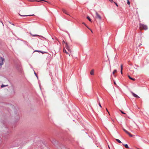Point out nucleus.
I'll list each match as a JSON object with an SVG mask.
<instances>
[{"label":"nucleus","instance_id":"7ed1b4c3","mask_svg":"<svg viewBox=\"0 0 149 149\" xmlns=\"http://www.w3.org/2000/svg\"><path fill=\"white\" fill-rule=\"evenodd\" d=\"M4 61V59L2 57H0V65L1 66L3 64V61Z\"/></svg>","mask_w":149,"mask_h":149},{"label":"nucleus","instance_id":"f3484780","mask_svg":"<svg viewBox=\"0 0 149 149\" xmlns=\"http://www.w3.org/2000/svg\"><path fill=\"white\" fill-rule=\"evenodd\" d=\"M36 51V52H41V53H42V54H44V53H46L45 52H42L40 51H38V50Z\"/></svg>","mask_w":149,"mask_h":149},{"label":"nucleus","instance_id":"aec40b11","mask_svg":"<svg viewBox=\"0 0 149 149\" xmlns=\"http://www.w3.org/2000/svg\"><path fill=\"white\" fill-rule=\"evenodd\" d=\"M120 111L123 114H125V113L122 111L121 110H120Z\"/></svg>","mask_w":149,"mask_h":149},{"label":"nucleus","instance_id":"a211bd4d","mask_svg":"<svg viewBox=\"0 0 149 149\" xmlns=\"http://www.w3.org/2000/svg\"><path fill=\"white\" fill-rule=\"evenodd\" d=\"M66 43H66V42H65L64 40L63 41V44H65V45H66Z\"/></svg>","mask_w":149,"mask_h":149},{"label":"nucleus","instance_id":"6ab92c4d","mask_svg":"<svg viewBox=\"0 0 149 149\" xmlns=\"http://www.w3.org/2000/svg\"><path fill=\"white\" fill-rule=\"evenodd\" d=\"M7 85H6V86ZM5 86L3 84L1 86V88H3V87H4L5 86Z\"/></svg>","mask_w":149,"mask_h":149},{"label":"nucleus","instance_id":"4be33fe9","mask_svg":"<svg viewBox=\"0 0 149 149\" xmlns=\"http://www.w3.org/2000/svg\"><path fill=\"white\" fill-rule=\"evenodd\" d=\"M123 65H121V70H123Z\"/></svg>","mask_w":149,"mask_h":149},{"label":"nucleus","instance_id":"f8f14e48","mask_svg":"<svg viewBox=\"0 0 149 149\" xmlns=\"http://www.w3.org/2000/svg\"><path fill=\"white\" fill-rule=\"evenodd\" d=\"M116 140L119 143H121V141L120 140H119V139H116Z\"/></svg>","mask_w":149,"mask_h":149},{"label":"nucleus","instance_id":"f03ea898","mask_svg":"<svg viewBox=\"0 0 149 149\" xmlns=\"http://www.w3.org/2000/svg\"><path fill=\"white\" fill-rule=\"evenodd\" d=\"M65 48L66 49L68 50V52L69 53H71V50L70 47L68 45L67 43H66V45H65Z\"/></svg>","mask_w":149,"mask_h":149},{"label":"nucleus","instance_id":"6e6552de","mask_svg":"<svg viewBox=\"0 0 149 149\" xmlns=\"http://www.w3.org/2000/svg\"><path fill=\"white\" fill-rule=\"evenodd\" d=\"M128 77H129V78L130 79H131L133 81H135V79H134V78H132V77H131L129 75H128Z\"/></svg>","mask_w":149,"mask_h":149},{"label":"nucleus","instance_id":"423d86ee","mask_svg":"<svg viewBox=\"0 0 149 149\" xmlns=\"http://www.w3.org/2000/svg\"><path fill=\"white\" fill-rule=\"evenodd\" d=\"M132 95L134 96V97H137L138 98H139V97L137 95L134 93H133V92H132Z\"/></svg>","mask_w":149,"mask_h":149},{"label":"nucleus","instance_id":"a878e982","mask_svg":"<svg viewBox=\"0 0 149 149\" xmlns=\"http://www.w3.org/2000/svg\"><path fill=\"white\" fill-rule=\"evenodd\" d=\"M120 73L122 74H123V70H121Z\"/></svg>","mask_w":149,"mask_h":149},{"label":"nucleus","instance_id":"1a4fd4ad","mask_svg":"<svg viewBox=\"0 0 149 149\" xmlns=\"http://www.w3.org/2000/svg\"><path fill=\"white\" fill-rule=\"evenodd\" d=\"M94 70H92L90 72V74L91 75H93L94 74Z\"/></svg>","mask_w":149,"mask_h":149},{"label":"nucleus","instance_id":"c85d7f7f","mask_svg":"<svg viewBox=\"0 0 149 149\" xmlns=\"http://www.w3.org/2000/svg\"><path fill=\"white\" fill-rule=\"evenodd\" d=\"M88 28L91 30V32H92V33L93 32V31H92V30H91L90 29H89Z\"/></svg>","mask_w":149,"mask_h":149},{"label":"nucleus","instance_id":"7c9ffc66","mask_svg":"<svg viewBox=\"0 0 149 149\" xmlns=\"http://www.w3.org/2000/svg\"><path fill=\"white\" fill-rule=\"evenodd\" d=\"M115 3L116 4V6H118L117 4L116 3H115Z\"/></svg>","mask_w":149,"mask_h":149},{"label":"nucleus","instance_id":"2eb2a0df","mask_svg":"<svg viewBox=\"0 0 149 149\" xmlns=\"http://www.w3.org/2000/svg\"><path fill=\"white\" fill-rule=\"evenodd\" d=\"M117 72V70H114L113 72V74H114V73H115V72Z\"/></svg>","mask_w":149,"mask_h":149},{"label":"nucleus","instance_id":"20e7f679","mask_svg":"<svg viewBox=\"0 0 149 149\" xmlns=\"http://www.w3.org/2000/svg\"><path fill=\"white\" fill-rule=\"evenodd\" d=\"M95 14L96 15V18H98L99 19H101V16L96 11L95 12Z\"/></svg>","mask_w":149,"mask_h":149},{"label":"nucleus","instance_id":"cd10ccee","mask_svg":"<svg viewBox=\"0 0 149 149\" xmlns=\"http://www.w3.org/2000/svg\"><path fill=\"white\" fill-rule=\"evenodd\" d=\"M106 111H107V112H108V113L109 114V112L108 111L107 109H106Z\"/></svg>","mask_w":149,"mask_h":149},{"label":"nucleus","instance_id":"4468645a","mask_svg":"<svg viewBox=\"0 0 149 149\" xmlns=\"http://www.w3.org/2000/svg\"><path fill=\"white\" fill-rule=\"evenodd\" d=\"M37 1L39 2H42V1H43V0H38V1Z\"/></svg>","mask_w":149,"mask_h":149},{"label":"nucleus","instance_id":"9d476101","mask_svg":"<svg viewBox=\"0 0 149 149\" xmlns=\"http://www.w3.org/2000/svg\"><path fill=\"white\" fill-rule=\"evenodd\" d=\"M125 147V148H129V147L128 146V145H127V144H125L124 145Z\"/></svg>","mask_w":149,"mask_h":149},{"label":"nucleus","instance_id":"ddd939ff","mask_svg":"<svg viewBox=\"0 0 149 149\" xmlns=\"http://www.w3.org/2000/svg\"><path fill=\"white\" fill-rule=\"evenodd\" d=\"M123 130L127 134H128V133L129 132H128L126 130H125V129H123Z\"/></svg>","mask_w":149,"mask_h":149},{"label":"nucleus","instance_id":"5701e85b","mask_svg":"<svg viewBox=\"0 0 149 149\" xmlns=\"http://www.w3.org/2000/svg\"><path fill=\"white\" fill-rule=\"evenodd\" d=\"M127 3L128 4H130V1H129V0H127Z\"/></svg>","mask_w":149,"mask_h":149},{"label":"nucleus","instance_id":"0eeeda50","mask_svg":"<svg viewBox=\"0 0 149 149\" xmlns=\"http://www.w3.org/2000/svg\"><path fill=\"white\" fill-rule=\"evenodd\" d=\"M62 11H63V12L64 13H65V14H66L67 15H68V14L67 12L65 9H63V10H62Z\"/></svg>","mask_w":149,"mask_h":149},{"label":"nucleus","instance_id":"b1692460","mask_svg":"<svg viewBox=\"0 0 149 149\" xmlns=\"http://www.w3.org/2000/svg\"><path fill=\"white\" fill-rule=\"evenodd\" d=\"M83 24H84L87 28H88V27L86 25V24L84 23L83 22Z\"/></svg>","mask_w":149,"mask_h":149},{"label":"nucleus","instance_id":"f257e3e1","mask_svg":"<svg viewBox=\"0 0 149 149\" xmlns=\"http://www.w3.org/2000/svg\"><path fill=\"white\" fill-rule=\"evenodd\" d=\"M140 28L141 29L147 30L148 29V27L146 25L140 23L139 24Z\"/></svg>","mask_w":149,"mask_h":149},{"label":"nucleus","instance_id":"412c9836","mask_svg":"<svg viewBox=\"0 0 149 149\" xmlns=\"http://www.w3.org/2000/svg\"><path fill=\"white\" fill-rule=\"evenodd\" d=\"M24 15V16H32V15Z\"/></svg>","mask_w":149,"mask_h":149},{"label":"nucleus","instance_id":"dca6fc26","mask_svg":"<svg viewBox=\"0 0 149 149\" xmlns=\"http://www.w3.org/2000/svg\"><path fill=\"white\" fill-rule=\"evenodd\" d=\"M130 136L132 137V136L133 135L131 134L130 132H129L127 134Z\"/></svg>","mask_w":149,"mask_h":149},{"label":"nucleus","instance_id":"473e14b6","mask_svg":"<svg viewBox=\"0 0 149 149\" xmlns=\"http://www.w3.org/2000/svg\"><path fill=\"white\" fill-rule=\"evenodd\" d=\"M114 84H116V83H115V82H114Z\"/></svg>","mask_w":149,"mask_h":149},{"label":"nucleus","instance_id":"2f4dec72","mask_svg":"<svg viewBox=\"0 0 149 149\" xmlns=\"http://www.w3.org/2000/svg\"><path fill=\"white\" fill-rule=\"evenodd\" d=\"M35 74L36 75L37 77V75H36V73L35 72Z\"/></svg>","mask_w":149,"mask_h":149},{"label":"nucleus","instance_id":"9b49d317","mask_svg":"<svg viewBox=\"0 0 149 149\" xmlns=\"http://www.w3.org/2000/svg\"><path fill=\"white\" fill-rule=\"evenodd\" d=\"M87 18L89 20V21L91 22V20L90 17L88 16L87 17Z\"/></svg>","mask_w":149,"mask_h":149},{"label":"nucleus","instance_id":"c756f323","mask_svg":"<svg viewBox=\"0 0 149 149\" xmlns=\"http://www.w3.org/2000/svg\"><path fill=\"white\" fill-rule=\"evenodd\" d=\"M2 142V141L1 140V139H0V143H1Z\"/></svg>","mask_w":149,"mask_h":149},{"label":"nucleus","instance_id":"bb28decb","mask_svg":"<svg viewBox=\"0 0 149 149\" xmlns=\"http://www.w3.org/2000/svg\"><path fill=\"white\" fill-rule=\"evenodd\" d=\"M110 2H113V0H109Z\"/></svg>","mask_w":149,"mask_h":149},{"label":"nucleus","instance_id":"39448f33","mask_svg":"<svg viewBox=\"0 0 149 149\" xmlns=\"http://www.w3.org/2000/svg\"><path fill=\"white\" fill-rule=\"evenodd\" d=\"M63 52H64L66 54H69V56H70V55L69 52H68L65 49V48H64L63 49Z\"/></svg>","mask_w":149,"mask_h":149},{"label":"nucleus","instance_id":"393cba45","mask_svg":"<svg viewBox=\"0 0 149 149\" xmlns=\"http://www.w3.org/2000/svg\"><path fill=\"white\" fill-rule=\"evenodd\" d=\"M99 105L100 107L102 108V106H101V105L100 104V102L99 103Z\"/></svg>","mask_w":149,"mask_h":149}]
</instances>
